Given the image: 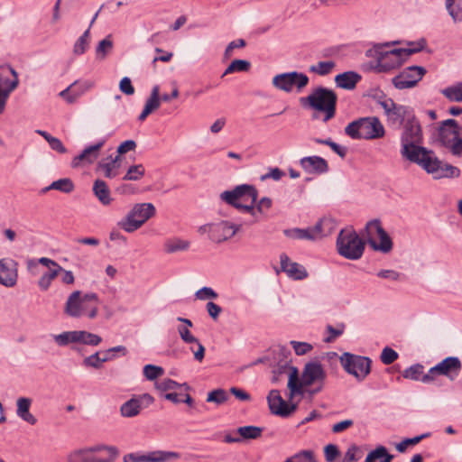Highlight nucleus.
<instances>
[{
	"label": "nucleus",
	"mask_w": 462,
	"mask_h": 462,
	"mask_svg": "<svg viewBox=\"0 0 462 462\" xmlns=\"http://www.w3.org/2000/svg\"><path fill=\"white\" fill-rule=\"evenodd\" d=\"M74 189L75 186L73 181L69 178H64L53 181L50 186L44 188L43 191L46 192L51 189H56L63 193H70Z\"/></svg>",
	"instance_id": "nucleus-38"
},
{
	"label": "nucleus",
	"mask_w": 462,
	"mask_h": 462,
	"mask_svg": "<svg viewBox=\"0 0 462 462\" xmlns=\"http://www.w3.org/2000/svg\"><path fill=\"white\" fill-rule=\"evenodd\" d=\"M309 83V77L301 72L292 71L276 75L273 79V86L285 92H291L294 88L300 91Z\"/></svg>",
	"instance_id": "nucleus-19"
},
{
	"label": "nucleus",
	"mask_w": 462,
	"mask_h": 462,
	"mask_svg": "<svg viewBox=\"0 0 462 462\" xmlns=\"http://www.w3.org/2000/svg\"><path fill=\"white\" fill-rule=\"evenodd\" d=\"M189 247V243L181 240H172L166 244V249L169 253H173L179 250H185Z\"/></svg>",
	"instance_id": "nucleus-58"
},
{
	"label": "nucleus",
	"mask_w": 462,
	"mask_h": 462,
	"mask_svg": "<svg viewBox=\"0 0 462 462\" xmlns=\"http://www.w3.org/2000/svg\"><path fill=\"white\" fill-rule=\"evenodd\" d=\"M425 374H424V367L422 365L420 364L413 365L407 368L406 370H404L403 372L404 378L411 379L414 381H421L422 383Z\"/></svg>",
	"instance_id": "nucleus-42"
},
{
	"label": "nucleus",
	"mask_w": 462,
	"mask_h": 462,
	"mask_svg": "<svg viewBox=\"0 0 462 462\" xmlns=\"http://www.w3.org/2000/svg\"><path fill=\"white\" fill-rule=\"evenodd\" d=\"M403 124V131L401 135V153L407 160L417 162L424 155V152H429L424 147L418 145L422 141L420 125L414 115Z\"/></svg>",
	"instance_id": "nucleus-2"
},
{
	"label": "nucleus",
	"mask_w": 462,
	"mask_h": 462,
	"mask_svg": "<svg viewBox=\"0 0 462 462\" xmlns=\"http://www.w3.org/2000/svg\"><path fill=\"white\" fill-rule=\"evenodd\" d=\"M160 106V88L159 86H154L152 89L150 97L146 100L144 107L147 109V111H150L152 113L154 110L158 109Z\"/></svg>",
	"instance_id": "nucleus-43"
},
{
	"label": "nucleus",
	"mask_w": 462,
	"mask_h": 462,
	"mask_svg": "<svg viewBox=\"0 0 462 462\" xmlns=\"http://www.w3.org/2000/svg\"><path fill=\"white\" fill-rule=\"evenodd\" d=\"M398 358V353L393 348L386 346L381 353V361L384 365H391Z\"/></svg>",
	"instance_id": "nucleus-53"
},
{
	"label": "nucleus",
	"mask_w": 462,
	"mask_h": 462,
	"mask_svg": "<svg viewBox=\"0 0 462 462\" xmlns=\"http://www.w3.org/2000/svg\"><path fill=\"white\" fill-rule=\"evenodd\" d=\"M227 401V393L223 389H217L211 391L208 394L207 402H216L217 404H222Z\"/></svg>",
	"instance_id": "nucleus-51"
},
{
	"label": "nucleus",
	"mask_w": 462,
	"mask_h": 462,
	"mask_svg": "<svg viewBox=\"0 0 462 462\" xmlns=\"http://www.w3.org/2000/svg\"><path fill=\"white\" fill-rule=\"evenodd\" d=\"M337 247L340 255L346 259H359L365 250V242L353 228L342 229L337 239Z\"/></svg>",
	"instance_id": "nucleus-8"
},
{
	"label": "nucleus",
	"mask_w": 462,
	"mask_h": 462,
	"mask_svg": "<svg viewBox=\"0 0 462 462\" xmlns=\"http://www.w3.org/2000/svg\"><path fill=\"white\" fill-rule=\"evenodd\" d=\"M89 29L86 30L84 33L78 39L73 47V52L76 55L83 54L88 47Z\"/></svg>",
	"instance_id": "nucleus-48"
},
{
	"label": "nucleus",
	"mask_w": 462,
	"mask_h": 462,
	"mask_svg": "<svg viewBox=\"0 0 462 462\" xmlns=\"http://www.w3.org/2000/svg\"><path fill=\"white\" fill-rule=\"evenodd\" d=\"M79 87V80L74 81L67 88L60 92L61 97L67 103L73 104L80 97V93L72 94L71 90Z\"/></svg>",
	"instance_id": "nucleus-49"
},
{
	"label": "nucleus",
	"mask_w": 462,
	"mask_h": 462,
	"mask_svg": "<svg viewBox=\"0 0 462 462\" xmlns=\"http://www.w3.org/2000/svg\"><path fill=\"white\" fill-rule=\"evenodd\" d=\"M420 165L427 172L434 175L436 179L441 178H457L460 175V170L448 163H443L433 152H424V155L416 162Z\"/></svg>",
	"instance_id": "nucleus-12"
},
{
	"label": "nucleus",
	"mask_w": 462,
	"mask_h": 462,
	"mask_svg": "<svg viewBox=\"0 0 462 462\" xmlns=\"http://www.w3.org/2000/svg\"><path fill=\"white\" fill-rule=\"evenodd\" d=\"M300 166L308 173L322 174L328 171L327 161L319 156H308L300 160Z\"/></svg>",
	"instance_id": "nucleus-28"
},
{
	"label": "nucleus",
	"mask_w": 462,
	"mask_h": 462,
	"mask_svg": "<svg viewBox=\"0 0 462 462\" xmlns=\"http://www.w3.org/2000/svg\"><path fill=\"white\" fill-rule=\"evenodd\" d=\"M334 67L335 63L333 61H319L317 65L312 66L310 70L319 75L325 76L329 74Z\"/></svg>",
	"instance_id": "nucleus-52"
},
{
	"label": "nucleus",
	"mask_w": 462,
	"mask_h": 462,
	"mask_svg": "<svg viewBox=\"0 0 462 462\" xmlns=\"http://www.w3.org/2000/svg\"><path fill=\"white\" fill-rule=\"evenodd\" d=\"M78 343L89 346H97L101 343L102 338L97 334H93L84 330H77Z\"/></svg>",
	"instance_id": "nucleus-41"
},
{
	"label": "nucleus",
	"mask_w": 462,
	"mask_h": 462,
	"mask_svg": "<svg viewBox=\"0 0 462 462\" xmlns=\"http://www.w3.org/2000/svg\"><path fill=\"white\" fill-rule=\"evenodd\" d=\"M294 462H318L314 452L311 450H302L293 456Z\"/></svg>",
	"instance_id": "nucleus-55"
},
{
	"label": "nucleus",
	"mask_w": 462,
	"mask_h": 462,
	"mask_svg": "<svg viewBox=\"0 0 462 462\" xmlns=\"http://www.w3.org/2000/svg\"><path fill=\"white\" fill-rule=\"evenodd\" d=\"M462 363L457 356H448L441 362L431 367L426 373L423 383L433 382L438 376L443 375L450 380H454L461 372Z\"/></svg>",
	"instance_id": "nucleus-15"
},
{
	"label": "nucleus",
	"mask_w": 462,
	"mask_h": 462,
	"mask_svg": "<svg viewBox=\"0 0 462 462\" xmlns=\"http://www.w3.org/2000/svg\"><path fill=\"white\" fill-rule=\"evenodd\" d=\"M120 90L125 95H133L134 93V88L132 85V81L128 77H125L119 83Z\"/></svg>",
	"instance_id": "nucleus-60"
},
{
	"label": "nucleus",
	"mask_w": 462,
	"mask_h": 462,
	"mask_svg": "<svg viewBox=\"0 0 462 462\" xmlns=\"http://www.w3.org/2000/svg\"><path fill=\"white\" fill-rule=\"evenodd\" d=\"M461 128L454 119H447L442 122L439 131L440 143L449 149L453 155L462 154Z\"/></svg>",
	"instance_id": "nucleus-11"
},
{
	"label": "nucleus",
	"mask_w": 462,
	"mask_h": 462,
	"mask_svg": "<svg viewBox=\"0 0 462 462\" xmlns=\"http://www.w3.org/2000/svg\"><path fill=\"white\" fill-rule=\"evenodd\" d=\"M154 402L153 397L149 393L134 395L131 399L124 402L120 407V413L125 418H133L148 408Z\"/></svg>",
	"instance_id": "nucleus-21"
},
{
	"label": "nucleus",
	"mask_w": 462,
	"mask_h": 462,
	"mask_svg": "<svg viewBox=\"0 0 462 462\" xmlns=\"http://www.w3.org/2000/svg\"><path fill=\"white\" fill-rule=\"evenodd\" d=\"M113 48V42L111 40V35L106 36L104 40L99 42L98 45L96 49V53L97 58L103 60L106 56V54L111 51Z\"/></svg>",
	"instance_id": "nucleus-47"
},
{
	"label": "nucleus",
	"mask_w": 462,
	"mask_h": 462,
	"mask_svg": "<svg viewBox=\"0 0 462 462\" xmlns=\"http://www.w3.org/2000/svg\"><path fill=\"white\" fill-rule=\"evenodd\" d=\"M179 386H180V384L177 382H175L170 378H164L156 383L157 389L161 392H167L170 390H174Z\"/></svg>",
	"instance_id": "nucleus-57"
},
{
	"label": "nucleus",
	"mask_w": 462,
	"mask_h": 462,
	"mask_svg": "<svg viewBox=\"0 0 462 462\" xmlns=\"http://www.w3.org/2000/svg\"><path fill=\"white\" fill-rule=\"evenodd\" d=\"M54 340L59 346H67L69 343H78V334L75 331H67L54 336Z\"/></svg>",
	"instance_id": "nucleus-45"
},
{
	"label": "nucleus",
	"mask_w": 462,
	"mask_h": 462,
	"mask_svg": "<svg viewBox=\"0 0 462 462\" xmlns=\"http://www.w3.org/2000/svg\"><path fill=\"white\" fill-rule=\"evenodd\" d=\"M339 454L338 448L334 444H328L324 448V456L327 462H333Z\"/></svg>",
	"instance_id": "nucleus-56"
},
{
	"label": "nucleus",
	"mask_w": 462,
	"mask_h": 462,
	"mask_svg": "<svg viewBox=\"0 0 462 462\" xmlns=\"http://www.w3.org/2000/svg\"><path fill=\"white\" fill-rule=\"evenodd\" d=\"M220 197L224 201L236 208L254 216V204L258 198V192L254 186L247 184L239 185L232 190L222 192Z\"/></svg>",
	"instance_id": "nucleus-4"
},
{
	"label": "nucleus",
	"mask_w": 462,
	"mask_h": 462,
	"mask_svg": "<svg viewBox=\"0 0 462 462\" xmlns=\"http://www.w3.org/2000/svg\"><path fill=\"white\" fill-rule=\"evenodd\" d=\"M164 370L162 367L154 365H146L143 367V375L150 381L155 380L156 378L162 376Z\"/></svg>",
	"instance_id": "nucleus-50"
},
{
	"label": "nucleus",
	"mask_w": 462,
	"mask_h": 462,
	"mask_svg": "<svg viewBox=\"0 0 462 462\" xmlns=\"http://www.w3.org/2000/svg\"><path fill=\"white\" fill-rule=\"evenodd\" d=\"M291 345L297 356H303L313 349L312 345L307 342L291 341Z\"/></svg>",
	"instance_id": "nucleus-54"
},
{
	"label": "nucleus",
	"mask_w": 462,
	"mask_h": 462,
	"mask_svg": "<svg viewBox=\"0 0 462 462\" xmlns=\"http://www.w3.org/2000/svg\"><path fill=\"white\" fill-rule=\"evenodd\" d=\"M155 212V207L152 203L135 204L125 217L118 222V226L127 233L134 232L152 217Z\"/></svg>",
	"instance_id": "nucleus-9"
},
{
	"label": "nucleus",
	"mask_w": 462,
	"mask_h": 462,
	"mask_svg": "<svg viewBox=\"0 0 462 462\" xmlns=\"http://www.w3.org/2000/svg\"><path fill=\"white\" fill-rule=\"evenodd\" d=\"M145 172L143 164H136L129 167L125 175L124 176L125 180H138L143 177Z\"/></svg>",
	"instance_id": "nucleus-46"
},
{
	"label": "nucleus",
	"mask_w": 462,
	"mask_h": 462,
	"mask_svg": "<svg viewBox=\"0 0 462 462\" xmlns=\"http://www.w3.org/2000/svg\"><path fill=\"white\" fill-rule=\"evenodd\" d=\"M196 297L199 300L215 299L217 294L209 287H203L196 292Z\"/></svg>",
	"instance_id": "nucleus-62"
},
{
	"label": "nucleus",
	"mask_w": 462,
	"mask_h": 462,
	"mask_svg": "<svg viewBox=\"0 0 462 462\" xmlns=\"http://www.w3.org/2000/svg\"><path fill=\"white\" fill-rule=\"evenodd\" d=\"M19 83L16 71L10 66L0 67V114L5 110L10 94Z\"/></svg>",
	"instance_id": "nucleus-18"
},
{
	"label": "nucleus",
	"mask_w": 462,
	"mask_h": 462,
	"mask_svg": "<svg viewBox=\"0 0 462 462\" xmlns=\"http://www.w3.org/2000/svg\"><path fill=\"white\" fill-rule=\"evenodd\" d=\"M104 143L105 141L102 140L97 143L90 145L84 149V151L80 154L73 158L71 162V166L73 168H78L85 164L93 163L97 159L99 155V150L102 148Z\"/></svg>",
	"instance_id": "nucleus-26"
},
{
	"label": "nucleus",
	"mask_w": 462,
	"mask_h": 462,
	"mask_svg": "<svg viewBox=\"0 0 462 462\" xmlns=\"http://www.w3.org/2000/svg\"><path fill=\"white\" fill-rule=\"evenodd\" d=\"M136 147V143L133 140H126L123 142L117 148V155L124 154L129 151H134Z\"/></svg>",
	"instance_id": "nucleus-64"
},
{
	"label": "nucleus",
	"mask_w": 462,
	"mask_h": 462,
	"mask_svg": "<svg viewBox=\"0 0 462 462\" xmlns=\"http://www.w3.org/2000/svg\"><path fill=\"white\" fill-rule=\"evenodd\" d=\"M31 404H32V400L30 398L20 397L16 402V405H17L16 413L24 421L28 422L31 425H34L37 422V420L30 412Z\"/></svg>",
	"instance_id": "nucleus-32"
},
{
	"label": "nucleus",
	"mask_w": 462,
	"mask_h": 462,
	"mask_svg": "<svg viewBox=\"0 0 462 462\" xmlns=\"http://www.w3.org/2000/svg\"><path fill=\"white\" fill-rule=\"evenodd\" d=\"M250 62L245 60H235L226 69L223 76H226L234 72L247 71L250 69Z\"/></svg>",
	"instance_id": "nucleus-44"
},
{
	"label": "nucleus",
	"mask_w": 462,
	"mask_h": 462,
	"mask_svg": "<svg viewBox=\"0 0 462 462\" xmlns=\"http://www.w3.org/2000/svg\"><path fill=\"white\" fill-rule=\"evenodd\" d=\"M114 357L115 355L106 354V351L103 353L96 352L84 359V365L94 368H99L103 363L112 360Z\"/></svg>",
	"instance_id": "nucleus-37"
},
{
	"label": "nucleus",
	"mask_w": 462,
	"mask_h": 462,
	"mask_svg": "<svg viewBox=\"0 0 462 462\" xmlns=\"http://www.w3.org/2000/svg\"><path fill=\"white\" fill-rule=\"evenodd\" d=\"M263 429L258 426H242L236 430V434L239 435L240 441L257 439L261 438Z\"/></svg>",
	"instance_id": "nucleus-35"
},
{
	"label": "nucleus",
	"mask_w": 462,
	"mask_h": 462,
	"mask_svg": "<svg viewBox=\"0 0 462 462\" xmlns=\"http://www.w3.org/2000/svg\"><path fill=\"white\" fill-rule=\"evenodd\" d=\"M321 234V224L318 223L313 227H308L305 229L300 228H293L290 230H285V235L293 239H301V240H314L320 236Z\"/></svg>",
	"instance_id": "nucleus-30"
},
{
	"label": "nucleus",
	"mask_w": 462,
	"mask_h": 462,
	"mask_svg": "<svg viewBox=\"0 0 462 462\" xmlns=\"http://www.w3.org/2000/svg\"><path fill=\"white\" fill-rule=\"evenodd\" d=\"M118 449L113 446H99L75 451L69 456V462H114Z\"/></svg>",
	"instance_id": "nucleus-10"
},
{
	"label": "nucleus",
	"mask_w": 462,
	"mask_h": 462,
	"mask_svg": "<svg viewBox=\"0 0 462 462\" xmlns=\"http://www.w3.org/2000/svg\"><path fill=\"white\" fill-rule=\"evenodd\" d=\"M267 401L272 413L282 417H287L296 410V404L284 401L278 390H272L267 396Z\"/></svg>",
	"instance_id": "nucleus-24"
},
{
	"label": "nucleus",
	"mask_w": 462,
	"mask_h": 462,
	"mask_svg": "<svg viewBox=\"0 0 462 462\" xmlns=\"http://www.w3.org/2000/svg\"><path fill=\"white\" fill-rule=\"evenodd\" d=\"M337 101V94L332 89L324 87L316 88L308 97L300 98L303 106H309L317 112L322 113L325 123L335 116Z\"/></svg>",
	"instance_id": "nucleus-3"
},
{
	"label": "nucleus",
	"mask_w": 462,
	"mask_h": 462,
	"mask_svg": "<svg viewBox=\"0 0 462 462\" xmlns=\"http://www.w3.org/2000/svg\"><path fill=\"white\" fill-rule=\"evenodd\" d=\"M353 424H354V421L352 420H345L335 423L332 426L331 430L333 433H340V432L347 430L348 428L352 427Z\"/></svg>",
	"instance_id": "nucleus-63"
},
{
	"label": "nucleus",
	"mask_w": 462,
	"mask_h": 462,
	"mask_svg": "<svg viewBox=\"0 0 462 462\" xmlns=\"http://www.w3.org/2000/svg\"><path fill=\"white\" fill-rule=\"evenodd\" d=\"M80 295L79 291H75L69 296L65 304V312L73 318L86 314L89 319H94L97 314V295L87 293L83 298Z\"/></svg>",
	"instance_id": "nucleus-7"
},
{
	"label": "nucleus",
	"mask_w": 462,
	"mask_h": 462,
	"mask_svg": "<svg viewBox=\"0 0 462 462\" xmlns=\"http://www.w3.org/2000/svg\"><path fill=\"white\" fill-rule=\"evenodd\" d=\"M121 162L120 155H116L115 157L107 156L98 162L97 171H101L106 178L113 179L118 174Z\"/></svg>",
	"instance_id": "nucleus-29"
},
{
	"label": "nucleus",
	"mask_w": 462,
	"mask_h": 462,
	"mask_svg": "<svg viewBox=\"0 0 462 462\" xmlns=\"http://www.w3.org/2000/svg\"><path fill=\"white\" fill-rule=\"evenodd\" d=\"M281 268L287 276L293 280H303L308 277V272L301 264L292 262L286 254L280 255Z\"/></svg>",
	"instance_id": "nucleus-25"
},
{
	"label": "nucleus",
	"mask_w": 462,
	"mask_h": 462,
	"mask_svg": "<svg viewBox=\"0 0 462 462\" xmlns=\"http://www.w3.org/2000/svg\"><path fill=\"white\" fill-rule=\"evenodd\" d=\"M425 73L426 70L422 67L410 66L395 76L392 81L398 89L410 88L417 85Z\"/></svg>",
	"instance_id": "nucleus-22"
},
{
	"label": "nucleus",
	"mask_w": 462,
	"mask_h": 462,
	"mask_svg": "<svg viewBox=\"0 0 462 462\" xmlns=\"http://www.w3.org/2000/svg\"><path fill=\"white\" fill-rule=\"evenodd\" d=\"M368 244L373 249L388 253L393 248V243L388 234L377 219L369 221L365 226V235Z\"/></svg>",
	"instance_id": "nucleus-13"
},
{
	"label": "nucleus",
	"mask_w": 462,
	"mask_h": 462,
	"mask_svg": "<svg viewBox=\"0 0 462 462\" xmlns=\"http://www.w3.org/2000/svg\"><path fill=\"white\" fill-rule=\"evenodd\" d=\"M39 263L50 268V271L43 273L38 282L40 289L42 291H47L50 288L52 281L60 274L62 267L58 263L50 258L42 257L39 260L29 259L26 263L28 271L32 274H36Z\"/></svg>",
	"instance_id": "nucleus-16"
},
{
	"label": "nucleus",
	"mask_w": 462,
	"mask_h": 462,
	"mask_svg": "<svg viewBox=\"0 0 462 462\" xmlns=\"http://www.w3.org/2000/svg\"><path fill=\"white\" fill-rule=\"evenodd\" d=\"M239 228L240 226L234 225L228 221H221L201 226L200 230L208 232L209 237L213 242L221 243L233 237Z\"/></svg>",
	"instance_id": "nucleus-20"
},
{
	"label": "nucleus",
	"mask_w": 462,
	"mask_h": 462,
	"mask_svg": "<svg viewBox=\"0 0 462 462\" xmlns=\"http://www.w3.org/2000/svg\"><path fill=\"white\" fill-rule=\"evenodd\" d=\"M409 48L393 49L390 51H383L379 48L377 52L376 68L380 72H386L397 69L413 53L418 52L423 49L420 43H409Z\"/></svg>",
	"instance_id": "nucleus-5"
},
{
	"label": "nucleus",
	"mask_w": 462,
	"mask_h": 462,
	"mask_svg": "<svg viewBox=\"0 0 462 462\" xmlns=\"http://www.w3.org/2000/svg\"><path fill=\"white\" fill-rule=\"evenodd\" d=\"M93 192L102 205L108 206L111 204V192L106 181L99 179L96 180L93 184Z\"/></svg>",
	"instance_id": "nucleus-33"
},
{
	"label": "nucleus",
	"mask_w": 462,
	"mask_h": 462,
	"mask_svg": "<svg viewBox=\"0 0 462 462\" xmlns=\"http://www.w3.org/2000/svg\"><path fill=\"white\" fill-rule=\"evenodd\" d=\"M288 388L290 398L303 395L305 393L314 395L322 391L327 379V373L318 361H311L304 365L300 377L296 367H289Z\"/></svg>",
	"instance_id": "nucleus-1"
},
{
	"label": "nucleus",
	"mask_w": 462,
	"mask_h": 462,
	"mask_svg": "<svg viewBox=\"0 0 462 462\" xmlns=\"http://www.w3.org/2000/svg\"><path fill=\"white\" fill-rule=\"evenodd\" d=\"M359 451V448L356 445L350 446L346 452L345 453V457L343 462H356L360 457H357L356 454Z\"/></svg>",
	"instance_id": "nucleus-61"
},
{
	"label": "nucleus",
	"mask_w": 462,
	"mask_h": 462,
	"mask_svg": "<svg viewBox=\"0 0 462 462\" xmlns=\"http://www.w3.org/2000/svg\"><path fill=\"white\" fill-rule=\"evenodd\" d=\"M380 105L383 108L389 126L400 127L414 115L411 107L396 104L392 98L380 101Z\"/></svg>",
	"instance_id": "nucleus-17"
},
{
	"label": "nucleus",
	"mask_w": 462,
	"mask_h": 462,
	"mask_svg": "<svg viewBox=\"0 0 462 462\" xmlns=\"http://www.w3.org/2000/svg\"><path fill=\"white\" fill-rule=\"evenodd\" d=\"M340 364L346 373L362 381L369 374L372 361L369 357L346 352L340 356Z\"/></svg>",
	"instance_id": "nucleus-14"
},
{
	"label": "nucleus",
	"mask_w": 462,
	"mask_h": 462,
	"mask_svg": "<svg viewBox=\"0 0 462 462\" xmlns=\"http://www.w3.org/2000/svg\"><path fill=\"white\" fill-rule=\"evenodd\" d=\"M18 280V263L13 259H0V284L12 288Z\"/></svg>",
	"instance_id": "nucleus-23"
},
{
	"label": "nucleus",
	"mask_w": 462,
	"mask_h": 462,
	"mask_svg": "<svg viewBox=\"0 0 462 462\" xmlns=\"http://www.w3.org/2000/svg\"><path fill=\"white\" fill-rule=\"evenodd\" d=\"M441 93L452 102H462V82L441 90Z\"/></svg>",
	"instance_id": "nucleus-40"
},
{
	"label": "nucleus",
	"mask_w": 462,
	"mask_h": 462,
	"mask_svg": "<svg viewBox=\"0 0 462 462\" xmlns=\"http://www.w3.org/2000/svg\"><path fill=\"white\" fill-rule=\"evenodd\" d=\"M345 326L343 324L338 325L337 328L332 327L331 325H328L327 327V330L329 333V336L326 338V342H332L337 337L341 336L344 332Z\"/></svg>",
	"instance_id": "nucleus-59"
},
{
	"label": "nucleus",
	"mask_w": 462,
	"mask_h": 462,
	"mask_svg": "<svg viewBox=\"0 0 462 462\" xmlns=\"http://www.w3.org/2000/svg\"><path fill=\"white\" fill-rule=\"evenodd\" d=\"M393 457L383 446H379L368 453L365 462H391Z\"/></svg>",
	"instance_id": "nucleus-36"
},
{
	"label": "nucleus",
	"mask_w": 462,
	"mask_h": 462,
	"mask_svg": "<svg viewBox=\"0 0 462 462\" xmlns=\"http://www.w3.org/2000/svg\"><path fill=\"white\" fill-rule=\"evenodd\" d=\"M180 454L174 451H153L151 452L146 458L142 461L148 462H166L171 459H178ZM124 462H139L141 459L137 458L134 454H127L124 457Z\"/></svg>",
	"instance_id": "nucleus-27"
},
{
	"label": "nucleus",
	"mask_w": 462,
	"mask_h": 462,
	"mask_svg": "<svg viewBox=\"0 0 462 462\" xmlns=\"http://www.w3.org/2000/svg\"><path fill=\"white\" fill-rule=\"evenodd\" d=\"M361 77L357 73L347 71L338 74L335 79V82L337 86L341 88L352 89L356 87Z\"/></svg>",
	"instance_id": "nucleus-34"
},
{
	"label": "nucleus",
	"mask_w": 462,
	"mask_h": 462,
	"mask_svg": "<svg viewBox=\"0 0 462 462\" xmlns=\"http://www.w3.org/2000/svg\"><path fill=\"white\" fill-rule=\"evenodd\" d=\"M446 7L455 22H462V0H446Z\"/></svg>",
	"instance_id": "nucleus-39"
},
{
	"label": "nucleus",
	"mask_w": 462,
	"mask_h": 462,
	"mask_svg": "<svg viewBox=\"0 0 462 462\" xmlns=\"http://www.w3.org/2000/svg\"><path fill=\"white\" fill-rule=\"evenodd\" d=\"M180 338L188 344L196 343L197 349L190 348L194 354V358L201 362L205 356V347L190 332L188 327H179L178 328Z\"/></svg>",
	"instance_id": "nucleus-31"
},
{
	"label": "nucleus",
	"mask_w": 462,
	"mask_h": 462,
	"mask_svg": "<svg viewBox=\"0 0 462 462\" xmlns=\"http://www.w3.org/2000/svg\"><path fill=\"white\" fill-rule=\"evenodd\" d=\"M345 133L352 139H378L384 135V127L375 117H363L349 123Z\"/></svg>",
	"instance_id": "nucleus-6"
}]
</instances>
